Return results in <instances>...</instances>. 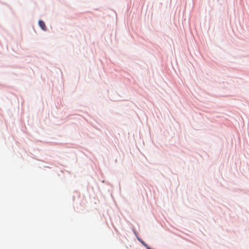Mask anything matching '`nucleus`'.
<instances>
[{
	"mask_svg": "<svg viewBox=\"0 0 249 249\" xmlns=\"http://www.w3.org/2000/svg\"><path fill=\"white\" fill-rule=\"evenodd\" d=\"M38 24L40 27L43 30V31H46L47 28L45 25V23L42 20H39L38 21Z\"/></svg>",
	"mask_w": 249,
	"mask_h": 249,
	"instance_id": "f257e3e1",
	"label": "nucleus"
}]
</instances>
